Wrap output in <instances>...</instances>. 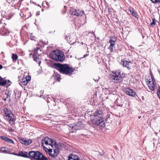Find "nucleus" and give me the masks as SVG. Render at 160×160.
Returning a JSON list of instances; mask_svg holds the SVG:
<instances>
[{"label":"nucleus","mask_w":160,"mask_h":160,"mask_svg":"<svg viewBox=\"0 0 160 160\" xmlns=\"http://www.w3.org/2000/svg\"><path fill=\"white\" fill-rule=\"evenodd\" d=\"M49 140V138L48 137H45L42 140V145L43 146L44 144L46 145H48V140Z\"/></svg>","instance_id":"nucleus-17"},{"label":"nucleus","mask_w":160,"mask_h":160,"mask_svg":"<svg viewBox=\"0 0 160 160\" xmlns=\"http://www.w3.org/2000/svg\"><path fill=\"white\" fill-rule=\"evenodd\" d=\"M7 80L5 78H3L0 76V85L4 86L6 84Z\"/></svg>","instance_id":"nucleus-21"},{"label":"nucleus","mask_w":160,"mask_h":160,"mask_svg":"<svg viewBox=\"0 0 160 160\" xmlns=\"http://www.w3.org/2000/svg\"><path fill=\"white\" fill-rule=\"evenodd\" d=\"M14 94H15V98H16V95H15V92H14Z\"/></svg>","instance_id":"nucleus-48"},{"label":"nucleus","mask_w":160,"mask_h":160,"mask_svg":"<svg viewBox=\"0 0 160 160\" xmlns=\"http://www.w3.org/2000/svg\"><path fill=\"white\" fill-rule=\"evenodd\" d=\"M151 1L152 3H158V2H156L155 0L154 1H153V0H150Z\"/></svg>","instance_id":"nucleus-37"},{"label":"nucleus","mask_w":160,"mask_h":160,"mask_svg":"<svg viewBox=\"0 0 160 160\" xmlns=\"http://www.w3.org/2000/svg\"><path fill=\"white\" fill-rule=\"evenodd\" d=\"M42 146L43 147V149L45 150L46 151V150H47L48 151V150H49V149H48L45 146H44L43 145Z\"/></svg>","instance_id":"nucleus-36"},{"label":"nucleus","mask_w":160,"mask_h":160,"mask_svg":"<svg viewBox=\"0 0 160 160\" xmlns=\"http://www.w3.org/2000/svg\"><path fill=\"white\" fill-rule=\"evenodd\" d=\"M57 145L56 144V146H54L53 148V152L54 153L53 154L52 153V150L51 149H49L48 150L49 154L51 156L52 158H56L59 154V149L57 147Z\"/></svg>","instance_id":"nucleus-7"},{"label":"nucleus","mask_w":160,"mask_h":160,"mask_svg":"<svg viewBox=\"0 0 160 160\" xmlns=\"http://www.w3.org/2000/svg\"><path fill=\"white\" fill-rule=\"evenodd\" d=\"M143 97H142V99H143Z\"/></svg>","instance_id":"nucleus-49"},{"label":"nucleus","mask_w":160,"mask_h":160,"mask_svg":"<svg viewBox=\"0 0 160 160\" xmlns=\"http://www.w3.org/2000/svg\"><path fill=\"white\" fill-rule=\"evenodd\" d=\"M5 115L7 118L8 119L10 122H14L15 119L14 115L10 111H8L5 112Z\"/></svg>","instance_id":"nucleus-8"},{"label":"nucleus","mask_w":160,"mask_h":160,"mask_svg":"<svg viewBox=\"0 0 160 160\" xmlns=\"http://www.w3.org/2000/svg\"><path fill=\"white\" fill-rule=\"evenodd\" d=\"M141 116H139L138 117V118L139 119H140L141 118Z\"/></svg>","instance_id":"nucleus-44"},{"label":"nucleus","mask_w":160,"mask_h":160,"mask_svg":"<svg viewBox=\"0 0 160 160\" xmlns=\"http://www.w3.org/2000/svg\"><path fill=\"white\" fill-rule=\"evenodd\" d=\"M109 43H110V44H113V45H115V41L112 40L111 39H110L109 41Z\"/></svg>","instance_id":"nucleus-28"},{"label":"nucleus","mask_w":160,"mask_h":160,"mask_svg":"<svg viewBox=\"0 0 160 160\" xmlns=\"http://www.w3.org/2000/svg\"><path fill=\"white\" fill-rule=\"evenodd\" d=\"M20 142L25 145H27V140L25 139L24 138H19Z\"/></svg>","instance_id":"nucleus-22"},{"label":"nucleus","mask_w":160,"mask_h":160,"mask_svg":"<svg viewBox=\"0 0 160 160\" xmlns=\"http://www.w3.org/2000/svg\"><path fill=\"white\" fill-rule=\"evenodd\" d=\"M124 92L128 95L132 97H135L136 95V92L130 88H126Z\"/></svg>","instance_id":"nucleus-9"},{"label":"nucleus","mask_w":160,"mask_h":160,"mask_svg":"<svg viewBox=\"0 0 160 160\" xmlns=\"http://www.w3.org/2000/svg\"><path fill=\"white\" fill-rule=\"evenodd\" d=\"M7 149H8L7 148H6L5 147H2L1 148V151L2 152L4 153H8L7 151Z\"/></svg>","instance_id":"nucleus-26"},{"label":"nucleus","mask_w":160,"mask_h":160,"mask_svg":"<svg viewBox=\"0 0 160 160\" xmlns=\"http://www.w3.org/2000/svg\"><path fill=\"white\" fill-rule=\"evenodd\" d=\"M15 155H17V156H18V154H17V153H15V154H14Z\"/></svg>","instance_id":"nucleus-45"},{"label":"nucleus","mask_w":160,"mask_h":160,"mask_svg":"<svg viewBox=\"0 0 160 160\" xmlns=\"http://www.w3.org/2000/svg\"><path fill=\"white\" fill-rule=\"evenodd\" d=\"M31 79V77L30 76L28 75L25 78H22V81L21 82L20 84L22 85L25 86L28 83V81H30Z\"/></svg>","instance_id":"nucleus-11"},{"label":"nucleus","mask_w":160,"mask_h":160,"mask_svg":"<svg viewBox=\"0 0 160 160\" xmlns=\"http://www.w3.org/2000/svg\"><path fill=\"white\" fill-rule=\"evenodd\" d=\"M104 119H93L92 122L95 126H98L101 129L104 128L105 126V122L103 120Z\"/></svg>","instance_id":"nucleus-6"},{"label":"nucleus","mask_w":160,"mask_h":160,"mask_svg":"<svg viewBox=\"0 0 160 160\" xmlns=\"http://www.w3.org/2000/svg\"><path fill=\"white\" fill-rule=\"evenodd\" d=\"M154 77L152 74H151V76H149L146 79V81L147 83H149L151 82H154Z\"/></svg>","instance_id":"nucleus-20"},{"label":"nucleus","mask_w":160,"mask_h":160,"mask_svg":"<svg viewBox=\"0 0 160 160\" xmlns=\"http://www.w3.org/2000/svg\"><path fill=\"white\" fill-rule=\"evenodd\" d=\"M51 56L53 59L58 61L62 62L64 58V55L60 51H53Z\"/></svg>","instance_id":"nucleus-4"},{"label":"nucleus","mask_w":160,"mask_h":160,"mask_svg":"<svg viewBox=\"0 0 160 160\" xmlns=\"http://www.w3.org/2000/svg\"><path fill=\"white\" fill-rule=\"evenodd\" d=\"M10 154H13V155H14V154H15V153H10Z\"/></svg>","instance_id":"nucleus-47"},{"label":"nucleus","mask_w":160,"mask_h":160,"mask_svg":"<svg viewBox=\"0 0 160 160\" xmlns=\"http://www.w3.org/2000/svg\"><path fill=\"white\" fill-rule=\"evenodd\" d=\"M104 153V152L103 151H102L101 152H99V154L101 155V156H102Z\"/></svg>","instance_id":"nucleus-33"},{"label":"nucleus","mask_w":160,"mask_h":160,"mask_svg":"<svg viewBox=\"0 0 160 160\" xmlns=\"http://www.w3.org/2000/svg\"><path fill=\"white\" fill-rule=\"evenodd\" d=\"M54 65L55 68L58 70L61 73L66 75H70L72 74L75 69L69 66L67 64H62L54 63Z\"/></svg>","instance_id":"nucleus-1"},{"label":"nucleus","mask_w":160,"mask_h":160,"mask_svg":"<svg viewBox=\"0 0 160 160\" xmlns=\"http://www.w3.org/2000/svg\"><path fill=\"white\" fill-rule=\"evenodd\" d=\"M9 131L12 132H13L14 131V130L11 127L9 128Z\"/></svg>","instance_id":"nucleus-35"},{"label":"nucleus","mask_w":160,"mask_h":160,"mask_svg":"<svg viewBox=\"0 0 160 160\" xmlns=\"http://www.w3.org/2000/svg\"><path fill=\"white\" fill-rule=\"evenodd\" d=\"M11 82L9 80H8L6 84H7V85L8 86H10L11 85Z\"/></svg>","instance_id":"nucleus-32"},{"label":"nucleus","mask_w":160,"mask_h":160,"mask_svg":"<svg viewBox=\"0 0 160 160\" xmlns=\"http://www.w3.org/2000/svg\"><path fill=\"white\" fill-rule=\"evenodd\" d=\"M156 2H160V0H155Z\"/></svg>","instance_id":"nucleus-40"},{"label":"nucleus","mask_w":160,"mask_h":160,"mask_svg":"<svg viewBox=\"0 0 160 160\" xmlns=\"http://www.w3.org/2000/svg\"><path fill=\"white\" fill-rule=\"evenodd\" d=\"M79 125V123H78L74 124V125H71V126H70V127L72 128V129L73 130L72 131V132H75V131H76L79 129L78 127V126Z\"/></svg>","instance_id":"nucleus-19"},{"label":"nucleus","mask_w":160,"mask_h":160,"mask_svg":"<svg viewBox=\"0 0 160 160\" xmlns=\"http://www.w3.org/2000/svg\"><path fill=\"white\" fill-rule=\"evenodd\" d=\"M114 46L113 45V44H110V45L109 47L108 48V49L110 50L111 52H113V47Z\"/></svg>","instance_id":"nucleus-27"},{"label":"nucleus","mask_w":160,"mask_h":160,"mask_svg":"<svg viewBox=\"0 0 160 160\" xmlns=\"http://www.w3.org/2000/svg\"><path fill=\"white\" fill-rule=\"evenodd\" d=\"M1 138L3 140L7 142H8L10 143H13L14 142L11 139L8 138L6 137L5 136H1Z\"/></svg>","instance_id":"nucleus-16"},{"label":"nucleus","mask_w":160,"mask_h":160,"mask_svg":"<svg viewBox=\"0 0 160 160\" xmlns=\"http://www.w3.org/2000/svg\"><path fill=\"white\" fill-rule=\"evenodd\" d=\"M132 62L131 61L128 62L126 60H122L121 63L122 64L124 67L127 68L128 69H130L129 65L130 64H131Z\"/></svg>","instance_id":"nucleus-12"},{"label":"nucleus","mask_w":160,"mask_h":160,"mask_svg":"<svg viewBox=\"0 0 160 160\" xmlns=\"http://www.w3.org/2000/svg\"><path fill=\"white\" fill-rule=\"evenodd\" d=\"M128 9L130 13L133 17L137 18H138V13L134 11L133 8L130 7Z\"/></svg>","instance_id":"nucleus-15"},{"label":"nucleus","mask_w":160,"mask_h":160,"mask_svg":"<svg viewBox=\"0 0 160 160\" xmlns=\"http://www.w3.org/2000/svg\"><path fill=\"white\" fill-rule=\"evenodd\" d=\"M3 100L4 101H6V100H7V98H3Z\"/></svg>","instance_id":"nucleus-43"},{"label":"nucleus","mask_w":160,"mask_h":160,"mask_svg":"<svg viewBox=\"0 0 160 160\" xmlns=\"http://www.w3.org/2000/svg\"><path fill=\"white\" fill-rule=\"evenodd\" d=\"M88 55V54H86L83 55V58H85Z\"/></svg>","instance_id":"nucleus-41"},{"label":"nucleus","mask_w":160,"mask_h":160,"mask_svg":"<svg viewBox=\"0 0 160 160\" xmlns=\"http://www.w3.org/2000/svg\"><path fill=\"white\" fill-rule=\"evenodd\" d=\"M5 95L6 96V98L7 99H8L10 98V97L9 96V95L8 94H7L6 93H5Z\"/></svg>","instance_id":"nucleus-34"},{"label":"nucleus","mask_w":160,"mask_h":160,"mask_svg":"<svg viewBox=\"0 0 160 160\" xmlns=\"http://www.w3.org/2000/svg\"><path fill=\"white\" fill-rule=\"evenodd\" d=\"M2 65L0 64V69H2Z\"/></svg>","instance_id":"nucleus-42"},{"label":"nucleus","mask_w":160,"mask_h":160,"mask_svg":"<svg viewBox=\"0 0 160 160\" xmlns=\"http://www.w3.org/2000/svg\"><path fill=\"white\" fill-rule=\"evenodd\" d=\"M104 108H99L97 109L92 115V116L94 117L93 119H104L105 117V113L104 112Z\"/></svg>","instance_id":"nucleus-3"},{"label":"nucleus","mask_w":160,"mask_h":160,"mask_svg":"<svg viewBox=\"0 0 160 160\" xmlns=\"http://www.w3.org/2000/svg\"><path fill=\"white\" fill-rule=\"evenodd\" d=\"M122 80L120 72H116L113 73L111 76V80L114 83H117L121 82Z\"/></svg>","instance_id":"nucleus-5"},{"label":"nucleus","mask_w":160,"mask_h":160,"mask_svg":"<svg viewBox=\"0 0 160 160\" xmlns=\"http://www.w3.org/2000/svg\"><path fill=\"white\" fill-rule=\"evenodd\" d=\"M68 160H82L79 157L78 155L71 154L69 156Z\"/></svg>","instance_id":"nucleus-13"},{"label":"nucleus","mask_w":160,"mask_h":160,"mask_svg":"<svg viewBox=\"0 0 160 160\" xmlns=\"http://www.w3.org/2000/svg\"><path fill=\"white\" fill-rule=\"evenodd\" d=\"M152 82L148 83L147 85L149 89L152 90L153 91L155 88V86L154 84V82Z\"/></svg>","instance_id":"nucleus-18"},{"label":"nucleus","mask_w":160,"mask_h":160,"mask_svg":"<svg viewBox=\"0 0 160 160\" xmlns=\"http://www.w3.org/2000/svg\"><path fill=\"white\" fill-rule=\"evenodd\" d=\"M18 58V56L15 54H12V58L13 60L16 61Z\"/></svg>","instance_id":"nucleus-25"},{"label":"nucleus","mask_w":160,"mask_h":160,"mask_svg":"<svg viewBox=\"0 0 160 160\" xmlns=\"http://www.w3.org/2000/svg\"><path fill=\"white\" fill-rule=\"evenodd\" d=\"M143 97H142V99H143Z\"/></svg>","instance_id":"nucleus-50"},{"label":"nucleus","mask_w":160,"mask_h":160,"mask_svg":"<svg viewBox=\"0 0 160 160\" xmlns=\"http://www.w3.org/2000/svg\"><path fill=\"white\" fill-rule=\"evenodd\" d=\"M72 15H75L78 17H81L84 14V12L76 9H72L71 12Z\"/></svg>","instance_id":"nucleus-10"},{"label":"nucleus","mask_w":160,"mask_h":160,"mask_svg":"<svg viewBox=\"0 0 160 160\" xmlns=\"http://www.w3.org/2000/svg\"><path fill=\"white\" fill-rule=\"evenodd\" d=\"M156 19L155 18H152V23H151V25H155L156 22H155Z\"/></svg>","instance_id":"nucleus-29"},{"label":"nucleus","mask_w":160,"mask_h":160,"mask_svg":"<svg viewBox=\"0 0 160 160\" xmlns=\"http://www.w3.org/2000/svg\"><path fill=\"white\" fill-rule=\"evenodd\" d=\"M45 2H46L47 4L48 5V2L47 1H45Z\"/></svg>","instance_id":"nucleus-46"},{"label":"nucleus","mask_w":160,"mask_h":160,"mask_svg":"<svg viewBox=\"0 0 160 160\" xmlns=\"http://www.w3.org/2000/svg\"><path fill=\"white\" fill-rule=\"evenodd\" d=\"M40 48H35L33 54L37 53V52L39 49Z\"/></svg>","instance_id":"nucleus-30"},{"label":"nucleus","mask_w":160,"mask_h":160,"mask_svg":"<svg viewBox=\"0 0 160 160\" xmlns=\"http://www.w3.org/2000/svg\"><path fill=\"white\" fill-rule=\"evenodd\" d=\"M33 57L34 59V60L36 62H39V58L38 56V54L35 53L33 54Z\"/></svg>","instance_id":"nucleus-24"},{"label":"nucleus","mask_w":160,"mask_h":160,"mask_svg":"<svg viewBox=\"0 0 160 160\" xmlns=\"http://www.w3.org/2000/svg\"><path fill=\"white\" fill-rule=\"evenodd\" d=\"M28 154L27 152L23 151L19 152V156L24 157H28Z\"/></svg>","instance_id":"nucleus-23"},{"label":"nucleus","mask_w":160,"mask_h":160,"mask_svg":"<svg viewBox=\"0 0 160 160\" xmlns=\"http://www.w3.org/2000/svg\"><path fill=\"white\" fill-rule=\"evenodd\" d=\"M40 14V12L39 11H38L36 13V16L39 15Z\"/></svg>","instance_id":"nucleus-38"},{"label":"nucleus","mask_w":160,"mask_h":160,"mask_svg":"<svg viewBox=\"0 0 160 160\" xmlns=\"http://www.w3.org/2000/svg\"><path fill=\"white\" fill-rule=\"evenodd\" d=\"M48 145H50L53 148L54 146H56V141L52 139L49 138L48 140Z\"/></svg>","instance_id":"nucleus-14"},{"label":"nucleus","mask_w":160,"mask_h":160,"mask_svg":"<svg viewBox=\"0 0 160 160\" xmlns=\"http://www.w3.org/2000/svg\"><path fill=\"white\" fill-rule=\"evenodd\" d=\"M99 78H99V77H98L97 78V79H94V80H95L96 82H98V80L99 79Z\"/></svg>","instance_id":"nucleus-39"},{"label":"nucleus","mask_w":160,"mask_h":160,"mask_svg":"<svg viewBox=\"0 0 160 160\" xmlns=\"http://www.w3.org/2000/svg\"><path fill=\"white\" fill-rule=\"evenodd\" d=\"M27 145L30 144L32 142V140L30 139H28L27 140Z\"/></svg>","instance_id":"nucleus-31"},{"label":"nucleus","mask_w":160,"mask_h":160,"mask_svg":"<svg viewBox=\"0 0 160 160\" xmlns=\"http://www.w3.org/2000/svg\"><path fill=\"white\" fill-rule=\"evenodd\" d=\"M28 154L30 157L34 158L36 160H48L46 158L38 151H30Z\"/></svg>","instance_id":"nucleus-2"}]
</instances>
